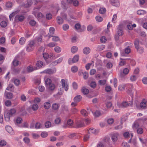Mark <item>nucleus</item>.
I'll return each mask as SVG.
<instances>
[{"instance_id":"obj_52","label":"nucleus","mask_w":147,"mask_h":147,"mask_svg":"<svg viewBox=\"0 0 147 147\" xmlns=\"http://www.w3.org/2000/svg\"><path fill=\"white\" fill-rule=\"evenodd\" d=\"M19 61L16 59H14L12 62L13 65L14 66H17L18 65Z\"/></svg>"},{"instance_id":"obj_29","label":"nucleus","mask_w":147,"mask_h":147,"mask_svg":"<svg viewBox=\"0 0 147 147\" xmlns=\"http://www.w3.org/2000/svg\"><path fill=\"white\" fill-rule=\"evenodd\" d=\"M78 50V48L76 46H73L71 49V51L73 53H75Z\"/></svg>"},{"instance_id":"obj_47","label":"nucleus","mask_w":147,"mask_h":147,"mask_svg":"<svg viewBox=\"0 0 147 147\" xmlns=\"http://www.w3.org/2000/svg\"><path fill=\"white\" fill-rule=\"evenodd\" d=\"M106 11V9L104 8H100L99 9V13L101 14L104 13Z\"/></svg>"},{"instance_id":"obj_49","label":"nucleus","mask_w":147,"mask_h":147,"mask_svg":"<svg viewBox=\"0 0 147 147\" xmlns=\"http://www.w3.org/2000/svg\"><path fill=\"white\" fill-rule=\"evenodd\" d=\"M106 82V81L105 80H100L98 81V83L100 84L101 85H103L105 84Z\"/></svg>"},{"instance_id":"obj_18","label":"nucleus","mask_w":147,"mask_h":147,"mask_svg":"<svg viewBox=\"0 0 147 147\" xmlns=\"http://www.w3.org/2000/svg\"><path fill=\"white\" fill-rule=\"evenodd\" d=\"M61 109L62 111L63 112H68L69 111L68 108L67 106L63 105L61 106Z\"/></svg>"},{"instance_id":"obj_48","label":"nucleus","mask_w":147,"mask_h":147,"mask_svg":"<svg viewBox=\"0 0 147 147\" xmlns=\"http://www.w3.org/2000/svg\"><path fill=\"white\" fill-rule=\"evenodd\" d=\"M54 50L56 52L59 53L61 51V49L60 47L57 46L54 48Z\"/></svg>"},{"instance_id":"obj_9","label":"nucleus","mask_w":147,"mask_h":147,"mask_svg":"<svg viewBox=\"0 0 147 147\" xmlns=\"http://www.w3.org/2000/svg\"><path fill=\"white\" fill-rule=\"evenodd\" d=\"M109 2L112 5L118 7L119 6V0H109Z\"/></svg>"},{"instance_id":"obj_4","label":"nucleus","mask_w":147,"mask_h":147,"mask_svg":"<svg viewBox=\"0 0 147 147\" xmlns=\"http://www.w3.org/2000/svg\"><path fill=\"white\" fill-rule=\"evenodd\" d=\"M56 71V69L54 67L52 69L48 68L44 71V72L47 74L49 75L53 74L55 73Z\"/></svg>"},{"instance_id":"obj_63","label":"nucleus","mask_w":147,"mask_h":147,"mask_svg":"<svg viewBox=\"0 0 147 147\" xmlns=\"http://www.w3.org/2000/svg\"><path fill=\"white\" fill-rule=\"evenodd\" d=\"M52 14L50 13H47L46 15V18L48 20H50L52 18Z\"/></svg>"},{"instance_id":"obj_55","label":"nucleus","mask_w":147,"mask_h":147,"mask_svg":"<svg viewBox=\"0 0 147 147\" xmlns=\"http://www.w3.org/2000/svg\"><path fill=\"white\" fill-rule=\"evenodd\" d=\"M129 134L128 132H124L123 134L124 137L125 138H127L129 136Z\"/></svg>"},{"instance_id":"obj_19","label":"nucleus","mask_w":147,"mask_h":147,"mask_svg":"<svg viewBox=\"0 0 147 147\" xmlns=\"http://www.w3.org/2000/svg\"><path fill=\"white\" fill-rule=\"evenodd\" d=\"M22 121V119L21 117H18L15 120L14 122L16 125H17L21 123Z\"/></svg>"},{"instance_id":"obj_36","label":"nucleus","mask_w":147,"mask_h":147,"mask_svg":"<svg viewBox=\"0 0 147 147\" xmlns=\"http://www.w3.org/2000/svg\"><path fill=\"white\" fill-rule=\"evenodd\" d=\"M12 71L15 74H18L20 72V69L18 68H14L12 69Z\"/></svg>"},{"instance_id":"obj_38","label":"nucleus","mask_w":147,"mask_h":147,"mask_svg":"<svg viewBox=\"0 0 147 147\" xmlns=\"http://www.w3.org/2000/svg\"><path fill=\"white\" fill-rule=\"evenodd\" d=\"M78 69V67L76 66H74L72 67L71 69V71L73 73L77 72Z\"/></svg>"},{"instance_id":"obj_8","label":"nucleus","mask_w":147,"mask_h":147,"mask_svg":"<svg viewBox=\"0 0 147 147\" xmlns=\"http://www.w3.org/2000/svg\"><path fill=\"white\" fill-rule=\"evenodd\" d=\"M24 16L21 15H16L15 18V19L16 22H22L24 21Z\"/></svg>"},{"instance_id":"obj_59","label":"nucleus","mask_w":147,"mask_h":147,"mask_svg":"<svg viewBox=\"0 0 147 147\" xmlns=\"http://www.w3.org/2000/svg\"><path fill=\"white\" fill-rule=\"evenodd\" d=\"M5 104L6 106H9L11 105V102L9 100H7L6 101Z\"/></svg>"},{"instance_id":"obj_7","label":"nucleus","mask_w":147,"mask_h":147,"mask_svg":"<svg viewBox=\"0 0 147 147\" xmlns=\"http://www.w3.org/2000/svg\"><path fill=\"white\" fill-rule=\"evenodd\" d=\"M125 88L127 90L128 93H130L132 91L133 86L131 84H127L125 85L124 87H122V89H124Z\"/></svg>"},{"instance_id":"obj_35","label":"nucleus","mask_w":147,"mask_h":147,"mask_svg":"<svg viewBox=\"0 0 147 147\" xmlns=\"http://www.w3.org/2000/svg\"><path fill=\"white\" fill-rule=\"evenodd\" d=\"M45 126L46 128H48L50 127L51 125V122L49 121H47L45 122Z\"/></svg>"},{"instance_id":"obj_16","label":"nucleus","mask_w":147,"mask_h":147,"mask_svg":"<svg viewBox=\"0 0 147 147\" xmlns=\"http://www.w3.org/2000/svg\"><path fill=\"white\" fill-rule=\"evenodd\" d=\"M146 101L143 100L140 103V107L141 109H145L147 105Z\"/></svg>"},{"instance_id":"obj_5","label":"nucleus","mask_w":147,"mask_h":147,"mask_svg":"<svg viewBox=\"0 0 147 147\" xmlns=\"http://www.w3.org/2000/svg\"><path fill=\"white\" fill-rule=\"evenodd\" d=\"M61 83L62 87L64 88L65 91H67L69 89L68 83L67 82H65V81L64 79H62L61 80Z\"/></svg>"},{"instance_id":"obj_24","label":"nucleus","mask_w":147,"mask_h":147,"mask_svg":"<svg viewBox=\"0 0 147 147\" xmlns=\"http://www.w3.org/2000/svg\"><path fill=\"white\" fill-rule=\"evenodd\" d=\"M79 59V56L78 55H76L74 56L72 59V61L73 63H76L78 61Z\"/></svg>"},{"instance_id":"obj_60","label":"nucleus","mask_w":147,"mask_h":147,"mask_svg":"<svg viewBox=\"0 0 147 147\" xmlns=\"http://www.w3.org/2000/svg\"><path fill=\"white\" fill-rule=\"evenodd\" d=\"M36 24V21L33 20H31L29 22V24L32 26H34Z\"/></svg>"},{"instance_id":"obj_1","label":"nucleus","mask_w":147,"mask_h":147,"mask_svg":"<svg viewBox=\"0 0 147 147\" xmlns=\"http://www.w3.org/2000/svg\"><path fill=\"white\" fill-rule=\"evenodd\" d=\"M139 40L138 39H136L134 43L135 48L137 50V51L139 53L141 54L143 53L144 51V48L142 47H140L139 45Z\"/></svg>"},{"instance_id":"obj_64","label":"nucleus","mask_w":147,"mask_h":147,"mask_svg":"<svg viewBox=\"0 0 147 147\" xmlns=\"http://www.w3.org/2000/svg\"><path fill=\"white\" fill-rule=\"evenodd\" d=\"M122 145L123 147H129V145L127 142H124L122 143Z\"/></svg>"},{"instance_id":"obj_50","label":"nucleus","mask_w":147,"mask_h":147,"mask_svg":"<svg viewBox=\"0 0 147 147\" xmlns=\"http://www.w3.org/2000/svg\"><path fill=\"white\" fill-rule=\"evenodd\" d=\"M100 40L102 43H105L107 41V39L106 37L105 36H102L100 38Z\"/></svg>"},{"instance_id":"obj_43","label":"nucleus","mask_w":147,"mask_h":147,"mask_svg":"<svg viewBox=\"0 0 147 147\" xmlns=\"http://www.w3.org/2000/svg\"><path fill=\"white\" fill-rule=\"evenodd\" d=\"M69 28V26L67 24H63L62 26L63 29L64 31H66L68 30Z\"/></svg>"},{"instance_id":"obj_46","label":"nucleus","mask_w":147,"mask_h":147,"mask_svg":"<svg viewBox=\"0 0 147 147\" xmlns=\"http://www.w3.org/2000/svg\"><path fill=\"white\" fill-rule=\"evenodd\" d=\"M96 20L98 22H101L103 20V18H102L99 16H97L95 18Z\"/></svg>"},{"instance_id":"obj_54","label":"nucleus","mask_w":147,"mask_h":147,"mask_svg":"<svg viewBox=\"0 0 147 147\" xmlns=\"http://www.w3.org/2000/svg\"><path fill=\"white\" fill-rule=\"evenodd\" d=\"M6 142L5 141L2 140L0 141V145L2 146H4L6 145Z\"/></svg>"},{"instance_id":"obj_53","label":"nucleus","mask_w":147,"mask_h":147,"mask_svg":"<svg viewBox=\"0 0 147 147\" xmlns=\"http://www.w3.org/2000/svg\"><path fill=\"white\" fill-rule=\"evenodd\" d=\"M96 132V129H94L90 128L88 131V132L89 134H95Z\"/></svg>"},{"instance_id":"obj_6","label":"nucleus","mask_w":147,"mask_h":147,"mask_svg":"<svg viewBox=\"0 0 147 147\" xmlns=\"http://www.w3.org/2000/svg\"><path fill=\"white\" fill-rule=\"evenodd\" d=\"M119 136V134L117 132H115L112 134L111 135V139L113 142H116L118 140Z\"/></svg>"},{"instance_id":"obj_51","label":"nucleus","mask_w":147,"mask_h":147,"mask_svg":"<svg viewBox=\"0 0 147 147\" xmlns=\"http://www.w3.org/2000/svg\"><path fill=\"white\" fill-rule=\"evenodd\" d=\"M129 71V69L127 68H124L123 71V74L125 75L127 74L128 73Z\"/></svg>"},{"instance_id":"obj_62","label":"nucleus","mask_w":147,"mask_h":147,"mask_svg":"<svg viewBox=\"0 0 147 147\" xmlns=\"http://www.w3.org/2000/svg\"><path fill=\"white\" fill-rule=\"evenodd\" d=\"M49 31L51 34H53L55 32V28L53 27H51L49 29Z\"/></svg>"},{"instance_id":"obj_34","label":"nucleus","mask_w":147,"mask_h":147,"mask_svg":"<svg viewBox=\"0 0 147 147\" xmlns=\"http://www.w3.org/2000/svg\"><path fill=\"white\" fill-rule=\"evenodd\" d=\"M81 113L84 116H86L88 115V113L85 110L83 109L81 111Z\"/></svg>"},{"instance_id":"obj_33","label":"nucleus","mask_w":147,"mask_h":147,"mask_svg":"<svg viewBox=\"0 0 147 147\" xmlns=\"http://www.w3.org/2000/svg\"><path fill=\"white\" fill-rule=\"evenodd\" d=\"M31 108L33 111H36L38 109V106L37 104H34L32 105Z\"/></svg>"},{"instance_id":"obj_2","label":"nucleus","mask_w":147,"mask_h":147,"mask_svg":"<svg viewBox=\"0 0 147 147\" xmlns=\"http://www.w3.org/2000/svg\"><path fill=\"white\" fill-rule=\"evenodd\" d=\"M34 44L35 42L34 41H30L26 46V51L28 52L32 51L34 48Z\"/></svg>"},{"instance_id":"obj_26","label":"nucleus","mask_w":147,"mask_h":147,"mask_svg":"<svg viewBox=\"0 0 147 147\" xmlns=\"http://www.w3.org/2000/svg\"><path fill=\"white\" fill-rule=\"evenodd\" d=\"M26 40L24 37H21L19 40V43L21 45H23L25 43Z\"/></svg>"},{"instance_id":"obj_31","label":"nucleus","mask_w":147,"mask_h":147,"mask_svg":"<svg viewBox=\"0 0 147 147\" xmlns=\"http://www.w3.org/2000/svg\"><path fill=\"white\" fill-rule=\"evenodd\" d=\"M49 86L48 88L49 90L52 91L54 90L55 88V85L54 84H51Z\"/></svg>"},{"instance_id":"obj_25","label":"nucleus","mask_w":147,"mask_h":147,"mask_svg":"<svg viewBox=\"0 0 147 147\" xmlns=\"http://www.w3.org/2000/svg\"><path fill=\"white\" fill-rule=\"evenodd\" d=\"M82 92L84 95L87 94L89 92V90L88 89L85 88L84 87L82 88Z\"/></svg>"},{"instance_id":"obj_21","label":"nucleus","mask_w":147,"mask_h":147,"mask_svg":"<svg viewBox=\"0 0 147 147\" xmlns=\"http://www.w3.org/2000/svg\"><path fill=\"white\" fill-rule=\"evenodd\" d=\"M90 52V49L88 47H86L84 48L83 50V52L85 54H88Z\"/></svg>"},{"instance_id":"obj_12","label":"nucleus","mask_w":147,"mask_h":147,"mask_svg":"<svg viewBox=\"0 0 147 147\" xmlns=\"http://www.w3.org/2000/svg\"><path fill=\"white\" fill-rule=\"evenodd\" d=\"M84 125L83 122L80 120H79L78 121L76 122L75 127L76 128H80L82 127Z\"/></svg>"},{"instance_id":"obj_3","label":"nucleus","mask_w":147,"mask_h":147,"mask_svg":"<svg viewBox=\"0 0 147 147\" xmlns=\"http://www.w3.org/2000/svg\"><path fill=\"white\" fill-rule=\"evenodd\" d=\"M133 104V101H131L129 102L124 101L119 106L120 108H125L127 107L129 105H131Z\"/></svg>"},{"instance_id":"obj_27","label":"nucleus","mask_w":147,"mask_h":147,"mask_svg":"<svg viewBox=\"0 0 147 147\" xmlns=\"http://www.w3.org/2000/svg\"><path fill=\"white\" fill-rule=\"evenodd\" d=\"M105 47V46L104 45H100L98 46L97 49L98 51H101L104 49Z\"/></svg>"},{"instance_id":"obj_58","label":"nucleus","mask_w":147,"mask_h":147,"mask_svg":"<svg viewBox=\"0 0 147 147\" xmlns=\"http://www.w3.org/2000/svg\"><path fill=\"white\" fill-rule=\"evenodd\" d=\"M96 84L95 82L92 81L91 82L90 84V86L92 88H94L96 86Z\"/></svg>"},{"instance_id":"obj_22","label":"nucleus","mask_w":147,"mask_h":147,"mask_svg":"<svg viewBox=\"0 0 147 147\" xmlns=\"http://www.w3.org/2000/svg\"><path fill=\"white\" fill-rule=\"evenodd\" d=\"M57 20L58 24H61L63 23V20L60 17H57Z\"/></svg>"},{"instance_id":"obj_23","label":"nucleus","mask_w":147,"mask_h":147,"mask_svg":"<svg viewBox=\"0 0 147 147\" xmlns=\"http://www.w3.org/2000/svg\"><path fill=\"white\" fill-rule=\"evenodd\" d=\"M16 111L14 108L10 109L7 113L9 114L12 116V115L15 114L16 112Z\"/></svg>"},{"instance_id":"obj_30","label":"nucleus","mask_w":147,"mask_h":147,"mask_svg":"<svg viewBox=\"0 0 147 147\" xmlns=\"http://www.w3.org/2000/svg\"><path fill=\"white\" fill-rule=\"evenodd\" d=\"M43 57L45 60L47 61V63H49V62H47V60L49 58V55L47 53H44L43 54Z\"/></svg>"},{"instance_id":"obj_56","label":"nucleus","mask_w":147,"mask_h":147,"mask_svg":"<svg viewBox=\"0 0 147 147\" xmlns=\"http://www.w3.org/2000/svg\"><path fill=\"white\" fill-rule=\"evenodd\" d=\"M12 3L11 2H8L6 4V6L7 8H10L12 7Z\"/></svg>"},{"instance_id":"obj_40","label":"nucleus","mask_w":147,"mask_h":147,"mask_svg":"<svg viewBox=\"0 0 147 147\" xmlns=\"http://www.w3.org/2000/svg\"><path fill=\"white\" fill-rule=\"evenodd\" d=\"M6 96L7 98L8 99H11L13 97V94L11 93L7 92L6 93Z\"/></svg>"},{"instance_id":"obj_42","label":"nucleus","mask_w":147,"mask_h":147,"mask_svg":"<svg viewBox=\"0 0 147 147\" xmlns=\"http://www.w3.org/2000/svg\"><path fill=\"white\" fill-rule=\"evenodd\" d=\"M7 22L5 21H2L0 25L1 27L5 28L7 26Z\"/></svg>"},{"instance_id":"obj_39","label":"nucleus","mask_w":147,"mask_h":147,"mask_svg":"<svg viewBox=\"0 0 147 147\" xmlns=\"http://www.w3.org/2000/svg\"><path fill=\"white\" fill-rule=\"evenodd\" d=\"M125 53L127 54H129L131 52V49L129 46H127V47L125 48Z\"/></svg>"},{"instance_id":"obj_13","label":"nucleus","mask_w":147,"mask_h":147,"mask_svg":"<svg viewBox=\"0 0 147 147\" xmlns=\"http://www.w3.org/2000/svg\"><path fill=\"white\" fill-rule=\"evenodd\" d=\"M5 129L6 130L9 134H13L14 133V131L13 129L12 128L9 126H7L5 127Z\"/></svg>"},{"instance_id":"obj_37","label":"nucleus","mask_w":147,"mask_h":147,"mask_svg":"<svg viewBox=\"0 0 147 147\" xmlns=\"http://www.w3.org/2000/svg\"><path fill=\"white\" fill-rule=\"evenodd\" d=\"M72 4L74 6L77 7L79 5V2L77 0H74Z\"/></svg>"},{"instance_id":"obj_45","label":"nucleus","mask_w":147,"mask_h":147,"mask_svg":"<svg viewBox=\"0 0 147 147\" xmlns=\"http://www.w3.org/2000/svg\"><path fill=\"white\" fill-rule=\"evenodd\" d=\"M43 64L42 62L40 61H38L36 64L37 66L39 67H41L43 65Z\"/></svg>"},{"instance_id":"obj_61","label":"nucleus","mask_w":147,"mask_h":147,"mask_svg":"<svg viewBox=\"0 0 147 147\" xmlns=\"http://www.w3.org/2000/svg\"><path fill=\"white\" fill-rule=\"evenodd\" d=\"M137 131L138 134H142L143 133V129L142 128L139 127Z\"/></svg>"},{"instance_id":"obj_10","label":"nucleus","mask_w":147,"mask_h":147,"mask_svg":"<svg viewBox=\"0 0 147 147\" xmlns=\"http://www.w3.org/2000/svg\"><path fill=\"white\" fill-rule=\"evenodd\" d=\"M38 68L36 66L33 67L32 65H29L27 67V71L28 73L32 72L34 71L37 69Z\"/></svg>"},{"instance_id":"obj_32","label":"nucleus","mask_w":147,"mask_h":147,"mask_svg":"<svg viewBox=\"0 0 147 147\" xmlns=\"http://www.w3.org/2000/svg\"><path fill=\"white\" fill-rule=\"evenodd\" d=\"M45 83L46 86H48L51 84V80L49 78H47L45 80Z\"/></svg>"},{"instance_id":"obj_20","label":"nucleus","mask_w":147,"mask_h":147,"mask_svg":"<svg viewBox=\"0 0 147 147\" xmlns=\"http://www.w3.org/2000/svg\"><path fill=\"white\" fill-rule=\"evenodd\" d=\"M59 107V104L56 103H55L52 105V109L54 110H57L58 109Z\"/></svg>"},{"instance_id":"obj_14","label":"nucleus","mask_w":147,"mask_h":147,"mask_svg":"<svg viewBox=\"0 0 147 147\" xmlns=\"http://www.w3.org/2000/svg\"><path fill=\"white\" fill-rule=\"evenodd\" d=\"M32 0H27V3L24 5V7L25 8L30 7L32 4Z\"/></svg>"},{"instance_id":"obj_17","label":"nucleus","mask_w":147,"mask_h":147,"mask_svg":"<svg viewBox=\"0 0 147 147\" xmlns=\"http://www.w3.org/2000/svg\"><path fill=\"white\" fill-rule=\"evenodd\" d=\"M51 107L50 101L48 100V102H45L44 105V107L46 109H49Z\"/></svg>"},{"instance_id":"obj_44","label":"nucleus","mask_w":147,"mask_h":147,"mask_svg":"<svg viewBox=\"0 0 147 147\" xmlns=\"http://www.w3.org/2000/svg\"><path fill=\"white\" fill-rule=\"evenodd\" d=\"M48 136V133L45 131L42 132L41 134V136L43 138H46Z\"/></svg>"},{"instance_id":"obj_15","label":"nucleus","mask_w":147,"mask_h":147,"mask_svg":"<svg viewBox=\"0 0 147 147\" xmlns=\"http://www.w3.org/2000/svg\"><path fill=\"white\" fill-rule=\"evenodd\" d=\"M82 97L80 95H78L76 96L74 99V100L75 102H78L81 100Z\"/></svg>"},{"instance_id":"obj_28","label":"nucleus","mask_w":147,"mask_h":147,"mask_svg":"<svg viewBox=\"0 0 147 147\" xmlns=\"http://www.w3.org/2000/svg\"><path fill=\"white\" fill-rule=\"evenodd\" d=\"M11 117L8 113L6 115H4L5 120L6 121H9L10 120V117Z\"/></svg>"},{"instance_id":"obj_57","label":"nucleus","mask_w":147,"mask_h":147,"mask_svg":"<svg viewBox=\"0 0 147 147\" xmlns=\"http://www.w3.org/2000/svg\"><path fill=\"white\" fill-rule=\"evenodd\" d=\"M49 58L51 60L53 59H55L56 58V57H55V55L53 53H51L49 55Z\"/></svg>"},{"instance_id":"obj_41","label":"nucleus","mask_w":147,"mask_h":147,"mask_svg":"<svg viewBox=\"0 0 147 147\" xmlns=\"http://www.w3.org/2000/svg\"><path fill=\"white\" fill-rule=\"evenodd\" d=\"M83 78L85 80L87 79L88 77V73L87 72L85 71L84 72L83 74Z\"/></svg>"},{"instance_id":"obj_11","label":"nucleus","mask_w":147,"mask_h":147,"mask_svg":"<svg viewBox=\"0 0 147 147\" xmlns=\"http://www.w3.org/2000/svg\"><path fill=\"white\" fill-rule=\"evenodd\" d=\"M123 28V25L120 24L119 25L118 28L117 33L119 36H122L123 34V32L122 28Z\"/></svg>"}]
</instances>
